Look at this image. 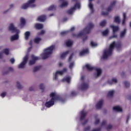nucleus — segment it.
Instances as JSON below:
<instances>
[{"label":"nucleus","instance_id":"nucleus-63","mask_svg":"<svg viewBox=\"0 0 131 131\" xmlns=\"http://www.w3.org/2000/svg\"><path fill=\"white\" fill-rule=\"evenodd\" d=\"M59 66H63V63H62V62H60L59 63Z\"/></svg>","mask_w":131,"mask_h":131},{"label":"nucleus","instance_id":"nucleus-3","mask_svg":"<svg viewBox=\"0 0 131 131\" xmlns=\"http://www.w3.org/2000/svg\"><path fill=\"white\" fill-rule=\"evenodd\" d=\"M115 42H113L110 45V48L108 49L104 50L103 52V55L102 57V59L105 60L107 59L108 57L111 56V54H112V51H113V49H114V47H115Z\"/></svg>","mask_w":131,"mask_h":131},{"label":"nucleus","instance_id":"nucleus-6","mask_svg":"<svg viewBox=\"0 0 131 131\" xmlns=\"http://www.w3.org/2000/svg\"><path fill=\"white\" fill-rule=\"evenodd\" d=\"M29 57V56L28 55H26L24 57L23 62H21L18 66V68L22 69L25 67V65H26V63H27Z\"/></svg>","mask_w":131,"mask_h":131},{"label":"nucleus","instance_id":"nucleus-4","mask_svg":"<svg viewBox=\"0 0 131 131\" xmlns=\"http://www.w3.org/2000/svg\"><path fill=\"white\" fill-rule=\"evenodd\" d=\"M36 0H29L28 3L24 4L21 6V9L23 10H26L28 8H34L36 7V5L34 4V2Z\"/></svg>","mask_w":131,"mask_h":131},{"label":"nucleus","instance_id":"nucleus-62","mask_svg":"<svg viewBox=\"0 0 131 131\" xmlns=\"http://www.w3.org/2000/svg\"><path fill=\"white\" fill-rule=\"evenodd\" d=\"M83 79H84V77L82 76L81 78V80L82 81V80H83Z\"/></svg>","mask_w":131,"mask_h":131},{"label":"nucleus","instance_id":"nucleus-50","mask_svg":"<svg viewBox=\"0 0 131 131\" xmlns=\"http://www.w3.org/2000/svg\"><path fill=\"white\" fill-rule=\"evenodd\" d=\"M6 93H3L1 94V96L2 97V98H5V96H6Z\"/></svg>","mask_w":131,"mask_h":131},{"label":"nucleus","instance_id":"nucleus-20","mask_svg":"<svg viewBox=\"0 0 131 131\" xmlns=\"http://www.w3.org/2000/svg\"><path fill=\"white\" fill-rule=\"evenodd\" d=\"M107 82L109 84H113V83H116V82H117V79H116V78H114L112 79V80H109Z\"/></svg>","mask_w":131,"mask_h":131},{"label":"nucleus","instance_id":"nucleus-29","mask_svg":"<svg viewBox=\"0 0 131 131\" xmlns=\"http://www.w3.org/2000/svg\"><path fill=\"white\" fill-rule=\"evenodd\" d=\"M30 35V32H26L25 33V39L27 40L28 39V37H29V36Z\"/></svg>","mask_w":131,"mask_h":131},{"label":"nucleus","instance_id":"nucleus-55","mask_svg":"<svg viewBox=\"0 0 131 131\" xmlns=\"http://www.w3.org/2000/svg\"><path fill=\"white\" fill-rule=\"evenodd\" d=\"M71 95L72 96H75V95H76V93H75V92H72Z\"/></svg>","mask_w":131,"mask_h":131},{"label":"nucleus","instance_id":"nucleus-64","mask_svg":"<svg viewBox=\"0 0 131 131\" xmlns=\"http://www.w3.org/2000/svg\"><path fill=\"white\" fill-rule=\"evenodd\" d=\"M72 2H74L75 3H77V2H78V0H72Z\"/></svg>","mask_w":131,"mask_h":131},{"label":"nucleus","instance_id":"nucleus-2","mask_svg":"<svg viewBox=\"0 0 131 131\" xmlns=\"http://www.w3.org/2000/svg\"><path fill=\"white\" fill-rule=\"evenodd\" d=\"M55 49H56V46L55 45H51L45 49L43 51V53L40 55L41 58H42V59H47V58H49L50 55L53 54V52Z\"/></svg>","mask_w":131,"mask_h":131},{"label":"nucleus","instance_id":"nucleus-57","mask_svg":"<svg viewBox=\"0 0 131 131\" xmlns=\"http://www.w3.org/2000/svg\"><path fill=\"white\" fill-rule=\"evenodd\" d=\"M110 128H112V125H110L107 127V129H110Z\"/></svg>","mask_w":131,"mask_h":131},{"label":"nucleus","instance_id":"nucleus-53","mask_svg":"<svg viewBox=\"0 0 131 131\" xmlns=\"http://www.w3.org/2000/svg\"><path fill=\"white\" fill-rule=\"evenodd\" d=\"M105 124H106V121H103L101 125H102V126H103L105 125Z\"/></svg>","mask_w":131,"mask_h":131},{"label":"nucleus","instance_id":"nucleus-26","mask_svg":"<svg viewBox=\"0 0 131 131\" xmlns=\"http://www.w3.org/2000/svg\"><path fill=\"white\" fill-rule=\"evenodd\" d=\"M25 23H26V20L24 18H20V25L21 26H24L25 25Z\"/></svg>","mask_w":131,"mask_h":131},{"label":"nucleus","instance_id":"nucleus-54","mask_svg":"<svg viewBox=\"0 0 131 131\" xmlns=\"http://www.w3.org/2000/svg\"><path fill=\"white\" fill-rule=\"evenodd\" d=\"M8 70L9 71H13V70H14V69L13 68L10 67L9 68Z\"/></svg>","mask_w":131,"mask_h":131},{"label":"nucleus","instance_id":"nucleus-44","mask_svg":"<svg viewBox=\"0 0 131 131\" xmlns=\"http://www.w3.org/2000/svg\"><path fill=\"white\" fill-rule=\"evenodd\" d=\"M39 88L40 90H43L45 89V86L43 85V84L41 83L39 85Z\"/></svg>","mask_w":131,"mask_h":131},{"label":"nucleus","instance_id":"nucleus-36","mask_svg":"<svg viewBox=\"0 0 131 131\" xmlns=\"http://www.w3.org/2000/svg\"><path fill=\"white\" fill-rule=\"evenodd\" d=\"M41 40V39L40 38H35L34 40V42H35V43H38V42H39V41H40Z\"/></svg>","mask_w":131,"mask_h":131},{"label":"nucleus","instance_id":"nucleus-22","mask_svg":"<svg viewBox=\"0 0 131 131\" xmlns=\"http://www.w3.org/2000/svg\"><path fill=\"white\" fill-rule=\"evenodd\" d=\"M86 54H89L88 49L84 50L81 51L80 53V56H84V55H86Z\"/></svg>","mask_w":131,"mask_h":131},{"label":"nucleus","instance_id":"nucleus-9","mask_svg":"<svg viewBox=\"0 0 131 131\" xmlns=\"http://www.w3.org/2000/svg\"><path fill=\"white\" fill-rule=\"evenodd\" d=\"M94 24L90 23L89 24V25L86 27V28L84 29L83 33H90V32L91 31V29H93L94 28Z\"/></svg>","mask_w":131,"mask_h":131},{"label":"nucleus","instance_id":"nucleus-41","mask_svg":"<svg viewBox=\"0 0 131 131\" xmlns=\"http://www.w3.org/2000/svg\"><path fill=\"white\" fill-rule=\"evenodd\" d=\"M124 84L125 85V86H126V88L129 86L130 85V83H129V82L127 81H125L124 82Z\"/></svg>","mask_w":131,"mask_h":131},{"label":"nucleus","instance_id":"nucleus-27","mask_svg":"<svg viewBox=\"0 0 131 131\" xmlns=\"http://www.w3.org/2000/svg\"><path fill=\"white\" fill-rule=\"evenodd\" d=\"M68 54H69V51L62 53L60 56V58L61 59H64V58H65V57H66L67 56V55H68Z\"/></svg>","mask_w":131,"mask_h":131},{"label":"nucleus","instance_id":"nucleus-45","mask_svg":"<svg viewBox=\"0 0 131 131\" xmlns=\"http://www.w3.org/2000/svg\"><path fill=\"white\" fill-rule=\"evenodd\" d=\"M73 66H74V63L73 62H72L70 64V66H69V68L70 69H72V67H73Z\"/></svg>","mask_w":131,"mask_h":131},{"label":"nucleus","instance_id":"nucleus-7","mask_svg":"<svg viewBox=\"0 0 131 131\" xmlns=\"http://www.w3.org/2000/svg\"><path fill=\"white\" fill-rule=\"evenodd\" d=\"M66 71H67V70L66 69H64L63 71H56L54 76V79L57 80V79H58V75H62V74H63L64 72H66Z\"/></svg>","mask_w":131,"mask_h":131},{"label":"nucleus","instance_id":"nucleus-39","mask_svg":"<svg viewBox=\"0 0 131 131\" xmlns=\"http://www.w3.org/2000/svg\"><path fill=\"white\" fill-rule=\"evenodd\" d=\"M91 45L92 47H97L98 46V43L94 42V41H92L91 42Z\"/></svg>","mask_w":131,"mask_h":131},{"label":"nucleus","instance_id":"nucleus-19","mask_svg":"<svg viewBox=\"0 0 131 131\" xmlns=\"http://www.w3.org/2000/svg\"><path fill=\"white\" fill-rule=\"evenodd\" d=\"M88 88H89V84L84 83L81 85L80 90H82V91H84Z\"/></svg>","mask_w":131,"mask_h":131},{"label":"nucleus","instance_id":"nucleus-18","mask_svg":"<svg viewBox=\"0 0 131 131\" xmlns=\"http://www.w3.org/2000/svg\"><path fill=\"white\" fill-rule=\"evenodd\" d=\"M103 104H104V101H103V100L99 101L96 105V108L97 109H101V108H102V106H103Z\"/></svg>","mask_w":131,"mask_h":131},{"label":"nucleus","instance_id":"nucleus-48","mask_svg":"<svg viewBox=\"0 0 131 131\" xmlns=\"http://www.w3.org/2000/svg\"><path fill=\"white\" fill-rule=\"evenodd\" d=\"M38 69H39V68H38V67H36L34 68L33 72H35V71H37V70H38Z\"/></svg>","mask_w":131,"mask_h":131},{"label":"nucleus","instance_id":"nucleus-33","mask_svg":"<svg viewBox=\"0 0 131 131\" xmlns=\"http://www.w3.org/2000/svg\"><path fill=\"white\" fill-rule=\"evenodd\" d=\"M108 33H109L108 29H106L103 32H102V35H103V36H106V35H108Z\"/></svg>","mask_w":131,"mask_h":131},{"label":"nucleus","instance_id":"nucleus-12","mask_svg":"<svg viewBox=\"0 0 131 131\" xmlns=\"http://www.w3.org/2000/svg\"><path fill=\"white\" fill-rule=\"evenodd\" d=\"M96 72L94 74L96 78L99 77L102 74V70L100 68H96L95 69Z\"/></svg>","mask_w":131,"mask_h":131},{"label":"nucleus","instance_id":"nucleus-52","mask_svg":"<svg viewBox=\"0 0 131 131\" xmlns=\"http://www.w3.org/2000/svg\"><path fill=\"white\" fill-rule=\"evenodd\" d=\"M99 122H100V120L96 119L95 123V124H98V123H99Z\"/></svg>","mask_w":131,"mask_h":131},{"label":"nucleus","instance_id":"nucleus-30","mask_svg":"<svg viewBox=\"0 0 131 131\" xmlns=\"http://www.w3.org/2000/svg\"><path fill=\"white\" fill-rule=\"evenodd\" d=\"M71 78L69 77H67L66 78H64L62 79V81H66V82H68V83H69V82H70V80H71Z\"/></svg>","mask_w":131,"mask_h":131},{"label":"nucleus","instance_id":"nucleus-38","mask_svg":"<svg viewBox=\"0 0 131 131\" xmlns=\"http://www.w3.org/2000/svg\"><path fill=\"white\" fill-rule=\"evenodd\" d=\"M56 9V7L54 5H52L48 8V11H53V10H55Z\"/></svg>","mask_w":131,"mask_h":131},{"label":"nucleus","instance_id":"nucleus-13","mask_svg":"<svg viewBox=\"0 0 131 131\" xmlns=\"http://www.w3.org/2000/svg\"><path fill=\"white\" fill-rule=\"evenodd\" d=\"M59 3L61 4L60 5V8H65V7L68 6V2L66 1V0H60Z\"/></svg>","mask_w":131,"mask_h":131},{"label":"nucleus","instance_id":"nucleus-59","mask_svg":"<svg viewBox=\"0 0 131 131\" xmlns=\"http://www.w3.org/2000/svg\"><path fill=\"white\" fill-rule=\"evenodd\" d=\"M75 29V28L74 27H73L71 29L70 31H73V30H74Z\"/></svg>","mask_w":131,"mask_h":131},{"label":"nucleus","instance_id":"nucleus-58","mask_svg":"<svg viewBox=\"0 0 131 131\" xmlns=\"http://www.w3.org/2000/svg\"><path fill=\"white\" fill-rule=\"evenodd\" d=\"M31 49H32V47H30L28 48V53H29V52H30V51H31Z\"/></svg>","mask_w":131,"mask_h":131},{"label":"nucleus","instance_id":"nucleus-8","mask_svg":"<svg viewBox=\"0 0 131 131\" xmlns=\"http://www.w3.org/2000/svg\"><path fill=\"white\" fill-rule=\"evenodd\" d=\"M31 58L32 60L29 61V64L30 65V66H31L32 65L35 64V62H36V61H37V60L39 59V57L35 56L33 55L31 56Z\"/></svg>","mask_w":131,"mask_h":131},{"label":"nucleus","instance_id":"nucleus-56","mask_svg":"<svg viewBox=\"0 0 131 131\" xmlns=\"http://www.w3.org/2000/svg\"><path fill=\"white\" fill-rule=\"evenodd\" d=\"M90 128H91L90 127H87L86 128H85V131L90 130Z\"/></svg>","mask_w":131,"mask_h":131},{"label":"nucleus","instance_id":"nucleus-61","mask_svg":"<svg viewBox=\"0 0 131 131\" xmlns=\"http://www.w3.org/2000/svg\"><path fill=\"white\" fill-rule=\"evenodd\" d=\"M2 58H3V53H0V59H2Z\"/></svg>","mask_w":131,"mask_h":131},{"label":"nucleus","instance_id":"nucleus-43","mask_svg":"<svg viewBox=\"0 0 131 131\" xmlns=\"http://www.w3.org/2000/svg\"><path fill=\"white\" fill-rule=\"evenodd\" d=\"M68 32H69L68 31L61 32L60 33V34H61V35H65L66 34H67V33H68Z\"/></svg>","mask_w":131,"mask_h":131},{"label":"nucleus","instance_id":"nucleus-31","mask_svg":"<svg viewBox=\"0 0 131 131\" xmlns=\"http://www.w3.org/2000/svg\"><path fill=\"white\" fill-rule=\"evenodd\" d=\"M126 20V13H123V20L122 21V25H124L125 24V21Z\"/></svg>","mask_w":131,"mask_h":131},{"label":"nucleus","instance_id":"nucleus-40","mask_svg":"<svg viewBox=\"0 0 131 131\" xmlns=\"http://www.w3.org/2000/svg\"><path fill=\"white\" fill-rule=\"evenodd\" d=\"M100 26H105L106 25V21L105 20H103L101 21L100 24Z\"/></svg>","mask_w":131,"mask_h":131},{"label":"nucleus","instance_id":"nucleus-34","mask_svg":"<svg viewBox=\"0 0 131 131\" xmlns=\"http://www.w3.org/2000/svg\"><path fill=\"white\" fill-rule=\"evenodd\" d=\"M114 94V91H109V92L107 94V97H113Z\"/></svg>","mask_w":131,"mask_h":131},{"label":"nucleus","instance_id":"nucleus-10","mask_svg":"<svg viewBox=\"0 0 131 131\" xmlns=\"http://www.w3.org/2000/svg\"><path fill=\"white\" fill-rule=\"evenodd\" d=\"M76 9H80V4H79V3H77L76 5H75V6L70 9L68 11V13L70 14H73Z\"/></svg>","mask_w":131,"mask_h":131},{"label":"nucleus","instance_id":"nucleus-49","mask_svg":"<svg viewBox=\"0 0 131 131\" xmlns=\"http://www.w3.org/2000/svg\"><path fill=\"white\" fill-rule=\"evenodd\" d=\"M82 35H83V32H80L78 34L77 37H80V36H82Z\"/></svg>","mask_w":131,"mask_h":131},{"label":"nucleus","instance_id":"nucleus-23","mask_svg":"<svg viewBox=\"0 0 131 131\" xmlns=\"http://www.w3.org/2000/svg\"><path fill=\"white\" fill-rule=\"evenodd\" d=\"M35 27L36 29H41L43 28V25L41 24H37L35 25Z\"/></svg>","mask_w":131,"mask_h":131},{"label":"nucleus","instance_id":"nucleus-1","mask_svg":"<svg viewBox=\"0 0 131 131\" xmlns=\"http://www.w3.org/2000/svg\"><path fill=\"white\" fill-rule=\"evenodd\" d=\"M51 99L49 101L46 103L45 105L48 108H50V107H52L55 104V102L57 101H61V98L58 95L57 93L52 92L50 95Z\"/></svg>","mask_w":131,"mask_h":131},{"label":"nucleus","instance_id":"nucleus-24","mask_svg":"<svg viewBox=\"0 0 131 131\" xmlns=\"http://www.w3.org/2000/svg\"><path fill=\"white\" fill-rule=\"evenodd\" d=\"M125 33H126V29H124L123 31L120 33V37L121 38H123L124 36H125Z\"/></svg>","mask_w":131,"mask_h":131},{"label":"nucleus","instance_id":"nucleus-25","mask_svg":"<svg viewBox=\"0 0 131 131\" xmlns=\"http://www.w3.org/2000/svg\"><path fill=\"white\" fill-rule=\"evenodd\" d=\"M85 67L86 69H88L89 71H91V70H93V69H95V68H94V67L91 66L89 64H86Z\"/></svg>","mask_w":131,"mask_h":131},{"label":"nucleus","instance_id":"nucleus-37","mask_svg":"<svg viewBox=\"0 0 131 131\" xmlns=\"http://www.w3.org/2000/svg\"><path fill=\"white\" fill-rule=\"evenodd\" d=\"M4 54H5V55H9V53H10V50L8 49H5L4 50Z\"/></svg>","mask_w":131,"mask_h":131},{"label":"nucleus","instance_id":"nucleus-14","mask_svg":"<svg viewBox=\"0 0 131 131\" xmlns=\"http://www.w3.org/2000/svg\"><path fill=\"white\" fill-rule=\"evenodd\" d=\"M46 19H47V16H46V15H41L37 18V21H39V22H45Z\"/></svg>","mask_w":131,"mask_h":131},{"label":"nucleus","instance_id":"nucleus-28","mask_svg":"<svg viewBox=\"0 0 131 131\" xmlns=\"http://www.w3.org/2000/svg\"><path fill=\"white\" fill-rule=\"evenodd\" d=\"M66 44L67 47H71V46L73 45V42L71 40H69L66 41Z\"/></svg>","mask_w":131,"mask_h":131},{"label":"nucleus","instance_id":"nucleus-16","mask_svg":"<svg viewBox=\"0 0 131 131\" xmlns=\"http://www.w3.org/2000/svg\"><path fill=\"white\" fill-rule=\"evenodd\" d=\"M19 33H16V34L12 36L10 38V40L13 41V40H17V39H19V35H18Z\"/></svg>","mask_w":131,"mask_h":131},{"label":"nucleus","instance_id":"nucleus-47","mask_svg":"<svg viewBox=\"0 0 131 131\" xmlns=\"http://www.w3.org/2000/svg\"><path fill=\"white\" fill-rule=\"evenodd\" d=\"M11 64H14V63L15 62V59L14 58H11L10 60Z\"/></svg>","mask_w":131,"mask_h":131},{"label":"nucleus","instance_id":"nucleus-11","mask_svg":"<svg viewBox=\"0 0 131 131\" xmlns=\"http://www.w3.org/2000/svg\"><path fill=\"white\" fill-rule=\"evenodd\" d=\"M111 28L113 30L114 36L113 37H117V35H115V32H117L119 30V27L118 26H115L114 25L111 26Z\"/></svg>","mask_w":131,"mask_h":131},{"label":"nucleus","instance_id":"nucleus-15","mask_svg":"<svg viewBox=\"0 0 131 131\" xmlns=\"http://www.w3.org/2000/svg\"><path fill=\"white\" fill-rule=\"evenodd\" d=\"M93 1L94 0H89V8L90 9L92 13H94V5L92 4Z\"/></svg>","mask_w":131,"mask_h":131},{"label":"nucleus","instance_id":"nucleus-46","mask_svg":"<svg viewBox=\"0 0 131 131\" xmlns=\"http://www.w3.org/2000/svg\"><path fill=\"white\" fill-rule=\"evenodd\" d=\"M45 31L44 30H42L40 33H39L38 34V35H42V34H45Z\"/></svg>","mask_w":131,"mask_h":131},{"label":"nucleus","instance_id":"nucleus-51","mask_svg":"<svg viewBox=\"0 0 131 131\" xmlns=\"http://www.w3.org/2000/svg\"><path fill=\"white\" fill-rule=\"evenodd\" d=\"M72 57H73V54H72L70 56L69 61H71V60H72Z\"/></svg>","mask_w":131,"mask_h":131},{"label":"nucleus","instance_id":"nucleus-35","mask_svg":"<svg viewBox=\"0 0 131 131\" xmlns=\"http://www.w3.org/2000/svg\"><path fill=\"white\" fill-rule=\"evenodd\" d=\"M115 22H116V23H120V18H119V16H116L115 17Z\"/></svg>","mask_w":131,"mask_h":131},{"label":"nucleus","instance_id":"nucleus-5","mask_svg":"<svg viewBox=\"0 0 131 131\" xmlns=\"http://www.w3.org/2000/svg\"><path fill=\"white\" fill-rule=\"evenodd\" d=\"M8 30L9 31H10V32H15V33H20V31L17 29V28L15 27V26L13 23H11L9 25V26L8 27Z\"/></svg>","mask_w":131,"mask_h":131},{"label":"nucleus","instance_id":"nucleus-42","mask_svg":"<svg viewBox=\"0 0 131 131\" xmlns=\"http://www.w3.org/2000/svg\"><path fill=\"white\" fill-rule=\"evenodd\" d=\"M16 86L18 89H22V86L20 84V83L17 82L16 83Z\"/></svg>","mask_w":131,"mask_h":131},{"label":"nucleus","instance_id":"nucleus-17","mask_svg":"<svg viewBox=\"0 0 131 131\" xmlns=\"http://www.w3.org/2000/svg\"><path fill=\"white\" fill-rule=\"evenodd\" d=\"M113 110L116 112H122V108L119 106H116L113 107Z\"/></svg>","mask_w":131,"mask_h":131},{"label":"nucleus","instance_id":"nucleus-21","mask_svg":"<svg viewBox=\"0 0 131 131\" xmlns=\"http://www.w3.org/2000/svg\"><path fill=\"white\" fill-rule=\"evenodd\" d=\"M86 115V112H85L84 110L82 111L81 112L80 120H82L83 119H84V118L85 117Z\"/></svg>","mask_w":131,"mask_h":131},{"label":"nucleus","instance_id":"nucleus-60","mask_svg":"<svg viewBox=\"0 0 131 131\" xmlns=\"http://www.w3.org/2000/svg\"><path fill=\"white\" fill-rule=\"evenodd\" d=\"M129 119V116H128L127 117V121H126V123H127V122H128V120Z\"/></svg>","mask_w":131,"mask_h":131},{"label":"nucleus","instance_id":"nucleus-32","mask_svg":"<svg viewBox=\"0 0 131 131\" xmlns=\"http://www.w3.org/2000/svg\"><path fill=\"white\" fill-rule=\"evenodd\" d=\"M116 3V2L115 1L112 3L111 6H110V7L107 9V11H111L112 8H113V7L114 6V5H115Z\"/></svg>","mask_w":131,"mask_h":131}]
</instances>
